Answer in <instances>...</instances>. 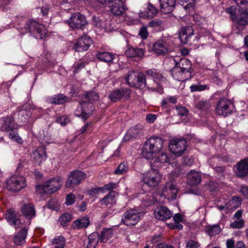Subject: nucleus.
Segmentation results:
<instances>
[{
    "instance_id": "nucleus-10",
    "label": "nucleus",
    "mask_w": 248,
    "mask_h": 248,
    "mask_svg": "<svg viewBox=\"0 0 248 248\" xmlns=\"http://www.w3.org/2000/svg\"><path fill=\"white\" fill-rule=\"evenodd\" d=\"M86 175L83 172L75 170L71 171L65 183L66 187L73 188L78 185L86 178Z\"/></svg>"
},
{
    "instance_id": "nucleus-16",
    "label": "nucleus",
    "mask_w": 248,
    "mask_h": 248,
    "mask_svg": "<svg viewBox=\"0 0 248 248\" xmlns=\"http://www.w3.org/2000/svg\"><path fill=\"white\" fill-rule=\"evenodd\" d=\"M62 185V178L57 177L46 181L42 186V189L45 193L51 194L57 191Z\"/></svg>"
},
{
    "instance_id": "nucleus-30",
    "label": "nucleus",
    "mask_w": 248,
    "mask_h": 248,
    "mask_svg": "<svg viewBox=\"0 0 248 248\" xmlns=\"http://www.w3.org/2000/svg\"><path fill=\"white\" fill-rule=\"evenodd\" d=\"M31 113L30 109L26 107H23L19 109L17 113L18 122H26L30 118Z\"/></svg>"
},
{
    "instance_id": "nucleus-45",
    "label": "nucleus",
    "mask_w": 248,
    "mask_h": 248,
    "mask_svg": "<svg viewBox=\"0 0 248 248\" xmlns=\"http://www.w3.org/2000/svg\"><path fill=\"white\" fill-rule=\"evenodd\" d=\"M66 97L63 94H58L52 97L50 101L52 104H62L66 101Z\"/></svg>"
},
{
    "instance_id": "nucleus-27",
    "label": "nucleus",
    "mask_w": 248,
    "mask_h": 248,
    "mask_svg": "<svg viewBox=\"0 0 248 248\" xmlns=\"http://www.w3.org/2000/svg\"><path fill=\"white\" fill-rule=\"evenodd\" d=\"M187 180L191 186L198 185L201 182V175L199 172L192 170L187 174Z\"/></svg>"
},
{
    "instance_id": "nucleus-43",
    "label": "nucleus",
    "mask_w": 248,
    "mask_h": 248,
    "mask_svg": "<svg viewBox=\"0 0 248 248\" xmlns=\"http://www.w3.org/2000/svg\"><path fill=\"white\" fill-rule=\"evenodd\" d=\"M52 242L53 248H64L65 246V239L62 236L55 238Z\"/></svg>"
},
{
    "instance_id": "nucleus-34",
    "label": "nucleus",
    "mask_w": 248,
    "mask_h": 248,
    "mask_svg": "<svg viewBox=\"0 0 248 248\" xmlns=\"http://www.w3.org/2000/svg\"><path fill=\"white\" fill-rule=\"evenodd\" d=\"M169 161L168 155L165 153H162L154 162H151V167L157 169L162 167L163 164L168 163Z\"/></svg>"
},
{
    "instance_id": "nucleus-6",
    "label": "nucleus",
    "mask_w": 248,
    "mask_h": 248,
    "mask_svg": "<svg viewBox=\"0 0 248 248\" xmlns=\"http://www.w3.org/2000/svg\"><path fill=\"white\" fill-rule=\"evenodd\" d=\"M26 186V180L21 175H13L6 179V187L9 191L18 192Z\"/></svg>"
},
{
    "instance_id": "nucleus-5",
    "label": "nucleus",
    "mask_w": 248,
    "mask_h": 248,
    "mask_svg": "<svg viewBox=\"0 0 248 248\" xmlns=\"http://www.w3.org/2000/svg\"><path fill=\"white\" fill-rule=\"evenodd\" d=\"M17 124L15 123L12 117L4 118L3 124L1 126V130L8 133L9 138L18 143H21L22 140L17 132Z\"/></svg>"
},
{
    "instance_id": "nucleus-62",
    "label": "nucleus",
    "mask_w": 248,
    "mask_h": 248,
    "mask_svg": "<svg viewBox=\"0 0 248 248\" xmlns=\"http://www.w3.org/2000/svg\"><path fill=\"white\" fill-rule=\"evenodd\" d=\"M215 171L218 173L217 177L219 178H221L222 176H223V173L225 170L224 167H216L214 169Z\"/></svg>"
},
{
    "instance_id": "nucleus-48",
    "label": "nucleus",
    "mask_w": 248,
    "mask_h": 248,
    "mask_svg": "<svg viewBox=\"0 0 248 248\" xmlns=\"http://www.w3.org/2000/svg\"><path fill=\"white\" fill-rule=\"evenodd\" d=\"M7 219L8 222L9 223H11L13 225H15V228H16L17 227L16 226V225L18 224L20 221L16 218L15 217V215L13 212H9L7 214Z\"/></svg>"
},
{
    "instance_id": "nucleus-19",
    "label": "nucleus",
    "mask_w": 248,
    "mask_h": 248,
    "mask_svg": "<svg viewBox=\"0 0 248 248\" xmlns=\"http://www.w3.org/2000/svg\"><path fill=\"white\" fill-rule=\"evenodd\" d=\"M92 40L90 37L85 35L78 38L77 42L75 44L74 48L77 51L87 50L92 44Z\"/></svg>"
},
{
    "instance_id": "nucleus-50",
    "label": "nucleus",
    "mask_w": 248,
    "mask_h": 248,
    "mask_svg": "<svg viewBox=\"0 0 248 248\" xmlns=\"http://www.w3.org/2000/svg\"><path fill=\"white\" fill-rule=\"evenodd\" d=\"M71 219V215L68 213H65L62 215L59 219V222L62 226H64L67 222Z\"/></svg>"
},
{
    "instance_id": "nucleus-54",
    "label": "nucleus",
    "mask_w": 248,
    "mask_h": 248,
    "mask_svg": "<svg viewBox=\"0 0 248 248\" xmlns=\"http://www.w3.org/2000/svg\"><path fill=\"white\" fill-rule=\"evenodd\" d=\"M85 66V63L83 62H78L74 64L73 68L74 69L73 72L74 73L78 72L80 70L84 68Z\"/></svg>"
},
{
    "instance_id": "nucleus-59",
    "label": "nucleus",
    "mask_w": 248,
    "mask_h": 248,
    "mask_svg": "<svg viewBox=\"0 0 248 248\" xmlns=\"http://www.w3.org/2000/svg\"><path fill=\"white\" fill-rule=\"evenodd\" d=\"M177 114L181 116H186L188 113V110L183 107H178L176 108Z\"/></svg>"
},
{
    "instance_id": "nucleus-2",
    "label": "nucleus",
    "mask_w": 248,
    "mask_h": 248,
    "mask_svg": "<svg viewBox=\"0 0 248 248\" xmlns=\"http://www.w3.org/2000/svg\"><path fill=\"white\" fill-rule=\"evenodd\" d=\"M99 95L94 91L85 92L83 94L82 100L75 111V115L85 121L95 109L93 104L98 100Z\"/></svg>"
},
{
    "instance_id": "nucleus-12",
    "label": "nucleus",
    "mask_w": 248,
    "mask_h": 248,
    "mask_svg": "<svg viewBox=\"0 0 248 248\" xmlns=\"http://www.w3.org/2000/svg\"><path fill=\"white\" fill-rule=\"evenodd\" d=\"M152 168V170L144 174L142 181L149 186L155 187L159 183L161 176L156 170L157 169Z\"/></svg>"
},
{
    "instance_id": "nucleus-4",
    "label": "nucleus",
    "mask_w": 248,
    "mask_h": 248,
    "mask_svg": "<svg viewBox=\"0 0 248 248\" xmlns=\"http://www.w3.org/2000/svg\"><path fill=\"white\" fill-rule=\"evenodd\" d=\"M24 30L25 31H22L23 34L29 32L37 39H42L47 34L46 29L43 25L32 20L26 23Z\"/></svg>"
},
{
    "instance_id": "nucleus-52",
    "label": "nucleus",
    "mask_w": 248,
    "mask_h": 248,
    "mask_svg": "<svg viewBox=\"0 0 248 248\" xmlns=\"http://www.w3.org/2000/svg\"><path fill=\"white\" fill-rule=\"evenodd\" d=\"M244 221L241 219L238 220H235L230 224V226L232 228L240 229L244 226Z\"/></svg>"
},
{
    "instance_id": "nucleus-35",
    "label": "nucleus",
    "mask_w": 248,
    "mask_h": 248,
    "mask_svg": "<svg viewBox=\"0 0 248 248\" xmlns=\"http://www.w3.org/2000/svg\"><path fill=\"white\" fill-rule=\"evenodd\" d=\"M96 56L101 61L108 64L112 63L114 58V55L112 53L106 51L99 52Z\"/></svg>"
},
{
    "instance_id": "nucleus-14",
    "label": "nucleus",
    "mask_w": 248,
    "mask_h": 248,
    "mask_svg": "<svg viewBox=\"0 0 248 248\" xmlns=\"http://www.w3.org/2000/svg\"><path fill=\"white\" fill-rule=\"evenodd\" d=\"M69 27L73 29H81L87 24L85 17L79 13L71 14L70 17L66 21Z\"/></svg>"
},
{
    "instance_id": "nucleus-63",
    "label": "nucleus",
    "mask_w": 248,
    "mask_h": 248,
    "mask_svg": "<svg viewBox=\"0 0 248 248\" xmlns=\"http://www.w3.org/2000/svg\"><path fill=\"white\" fill-rule=\"evenodd\" d=\"M161 24L162 22L161 21L158 20H153L149 23L148 26L150 27L154 28L159 27Z\"/></svg>"
},
{
    "instance_id": "nucleus-42",
    "label": "nucleus",
    "mask_w": 248,
    "mask_h": 248,
    "mask_svg": "<svg viewBox=\"0 0 248 248\" xmlns=\"http://www.w3.org/2000/svg\"><path fill=\"white\" fill-rule=\"evenodd\" d=\"M195 107L198 109L207 111L209 110L211 105L208 101L201 100L195 104Z\"/></svg>"
},
{
    "instance_id": "nucleus-8",
    "label": "nucleus",
    "mask_w": 248,
    "mask_h": 248,
    "mask_svg": "<svg viewBox=\"0 0 248 248\" xmlns=\"http://www.w3.org/2000/svg\"><path fill=\"white\" fill-rule=\"evenodd\" d=\"M103 4H108L110 12L114 15L120 16L125 11V7L122 0H97Z\"/></svg>"
},
{
    "instance_id": "nucleus-23",
    "label": "nucleus",
    "mask_w": 248,
    "mask_h": 248,
    "mask_svg": "<svg viewBox=\"0 0 248 248\" xmlns=\"http://www.w3.org/2000/svg\"><path fill=\"white\" fill-rule=\"evenodd\" d=\"M193 35V30L191 27H183L179 33V38L183 44H187Z\"/></svg>"
},
{
    "instance_id": "nucleus-15",
    "label": "nucleus",
    "mask_w": 248,
    "mask_h": 248,
    "mask_svg": "<svg viewBox=\"0 0 248 248\" xmlns=\"http://www.w3.org/2000/svg\"><path fill=\"white\" fill-rule=\"evenodd\" d=\"M177 193L176 182L172 179L166 183L162 191V195L169 200L176 199Z\"/></svg>"
},
{
    "instance_id": "nucleus-58",
    "label": "nucleus",
    "mask_w": 248,
    "mask_h": 248,
    "mask_svg": "<svg viewBox=\"0 0 248 248\" xmlns=\"http://www.w3.org/2000/svg\"><path fill=\"white\" fill-rule=\"evenodd\" d=\"M75 202V196L72 193H70L67 195L65 203L67 205H72Z\"/></svg>"
},
{
    "instance_id": "nucleus-46",
    "label": "nucleus",
    "mask_w": 248,
    "mask_h": 248,
    "mask_svg": "<svg viewBox=\"0 0 248 248\" xmlns=\"http://www.w3.org/2000/svg\"><path fill=\"white\" fill-rule=\"evenodd\" d=\"M220 231L221 229L217 225L209 226L206 229L207 233L210 236H214L218 234Z\"/></svg>"
},
{
    "instance_id": "nucleus-47",
    "label": "nucleus",
    "mask_w": 248,
    "mask_h": 248,
    "mask_svg": "<svg viewBox=\"0 0 248 248\" xmlns=\"http://www.w3.org/2000/svg\"><path fill=\"white\" fill-rule=\"evenodd\" d=\"M128 170L127 163L125 162L121 163L114 171V173L120 175L126 172Z\"/></svg>"
},
{
    "instance_id": "nucleus-37",
    "label": "nucleus",
    "mask_w": 248,
    "mask_h": 248,
    "mask_svg": "<svg viewBox=\"0 0 248 248\" xmlns=\"http://www.w3.org/2000/svg\"><path fill=\"white\" fill-rule=\"evenodd\" d=\"M90 224L89 219L85 217L81 218L75 220L72 224V227L74 229H80L87 227Z\"/></svg>"
},
{
    "instance_id": "nucleus-51",
    "label": "nucleus",
    "mask_w": 248,
    "mask_h": 248,
    "mask_svg": "<svg viewBox=\"0 0 248 248\" xmlns=\"http://www.w3.org/2000/svg\"><path fill=\"white\" fill-rule=\"evenodd\" d=\"M225 11L226 13L229 14L230 15V17L232 21H234L235 19V17H236V11L237 9L234 6H232L230 7H228L226 9Z\"/></svg>"
},
{
    "instance_id": "nucleus-41",
    "label": "nucleus",
    "mask_w": 248,
    "mask_h": 248,
    "mask_svg": "<svg viewBox=\"0 0 248 248\" xmlns=\"http://www.w3.org/2000/svg\"><path fill=\"white\" fill-rule=\"evenodd\" d=\"M38 140L40 142L44 145L50 143L51 140L49 134L47 130L44 129L39 132Z\"/></svg>"
},
{
    "instance_id": "nucleus-20",
    "label": "nucleus",
    "mask_w": 248,
    "mask_h": 248,
    "mask_svg": "<svg viewBox=\"0 0 248 248\" xmlns=\"http://www.w3.org/2000/svg\"><path fill=\"white\" fill-rule=\"evenodd\" d=\"M32 158L36 165H40L47 158L46 148L43 146L38 147L33 152Z\"/></svg>"
},
{
    "instance_id": "nucleus-1",
    "label": "nucleus",
    "mask_w": 248,
    "mask_h": 248,
    "mask_svg": "<svg viewBox=\"0 0 248 248\" xmlns=\"http://www.w3.org/2000/svg\"><path fill=\"white\" fill-rule=\"evenodd\" d=\"M145 75L135 71L128 72L125 80L127 84L132 87L159 94L163 93L162 81L165 79L161 71L152 68L146 70Z\"/></svg>"
},
{
    "instance_id": "nucleus-40",
    "label": "nucleus",
    "mask_w": 248,
    "mask_h": 248,
    "mask_svg": "<svg viewBox=\"0 0 248 248\" xmlns=\"http://www.w3.org/2000/svg\"><path fill=\"white\" fill-rule=\"evenodd\" d=\"M116 193L114 191H110L103 199L100 201L101 205H108L112 204L115 202Z\"/></svg>"
},
{
    "instance_id": "nucleus-31",
    "label": "nucleus",
    "mask_w": 248,
    "mask_h": 248,
    "mask_svg": "<svg viewBox=\"0 0 248 248\" xmlns=\"http://www.w3.org/2000/svg\"><path fill=\"white\" fill-rule=\"evenodd\" d=\"M31 113L30 109L26 107H23L19 109L17 113L18 122H26L30 118Z\"/></svg>"
},
{
    "instance_id": "nucleus-24",
    "label": "nucleus",
    "mask_w": 248,
    "mask_h": 248,
    "mask_svg": "<svg viewBox=\"0 0 248 248\" xmlns=\"http://www.w3.org/2000/svg\"><path fill=\"white\" fill-rule=\"evenodd\" d=\"M173 60L175 62V65L176 66L179 67V69H181V70L186 72L187 74L192 75V64L189 60L186 58H182L179 62H177L175 59Z\"/></svg>"
},
{
    "instance_id": "nucleus-32",
    "label": "nucleus",
    "mask_w": 248,
    "mask_h": 248,
    "mask_svg": "<svg viewBox=\"0 0 248 248\" xmlns=\"http://www.w3.org/2000/svg\"><path fill=\"white\" fill-rule=\"evenodd\" d=\"M27 235V229L25 227L21 228L20 231L15 235L14 242L17 246L22 245L25 242V239Z\"/></svg>"
},
{
    "instance_id": "nucleus-36",
    "label": "nucleus",
    "mask_w": 248,
    "mask_h": 248,
    "mask_svg": "<svg viewBox=\"0 0 248 248\" xmlns=\"http://www.w3.org/2000/svg\"><path fill=\"white\" fill-rule=\"evenodd\" d=\"M240 204V202L234 199L230 201L226 206L220 205L217 208L220 210H226V212H229L235 210Z\"/></svg>"
},
{
    "instance_id": "nucleus-13",
    "label": "nucleus",
    "mask_w": 248,
    "mask_h": 248,
    "mask_svg": "<svg viewBox=\"0 0 248 248\" xmlns=\"http://www.w3.org/2000/svg\"><path fill=\"white\" fill-rule=\"evenodd\" d=\"M187 143L184 139H173L170 141V151L176 156L181 155L186 150Z\"/></svg>"
},
{
    "instance_id": "nucleus-18",
    "label": "nucleus",
    "mask_w": 248,
    "mask_h": 248,
    "mask_svg": "<svg viewBox=\"0 0 248 248\" xmlns=\"http://www.w3.org/2000/svg\"><path fill=\"white\" fill-rule=\"evenodd\" d=\"M169 49V43L165 39L159 40L153 45V50L158 55H164L167 53Z\"/></svg>"
},
{
    "instance_id": "nucleus-44",
    "label": "nucleus",
    "mask_w": 248,
    "mask_h": 248,
    "mask_svg": "<svg viewBox=\"0 0 248 248\" xmlns=\"http://www.w3.org/2000/svg\"><path fill=\"white\" fill-rule=\"evenodd\" d=\"M191 92H202L209 89L207 85H202L200 83L191 85L190 87Z\"/></svg>"
},
{
    "instance_id": "nucleus-38",
    "label": "nucleus",
    "mask_w": 248,
    "mask_h": 248,
    "mask_svg": "<svg viewBox=\"0 0 248 248\" xmlns=\"http://www.w3.org/2000/svg\"><path fill=\"white\" fill-rule=\"evenodd\" d=\"M99 240V236L97 233H91L88 237L86 248H96Z\"/></svg>"
},
{
    "instance_id": "nucleus-21",
    "label": "nucleus",
    "mask_w": 248,
    "mask_h": 248,
    "mask_svg": "<svg viewBox=\"0 0 248 248\" xmlns=\"http://www.w3.org/2000/svg\"><path fill=\"white\" fill-rule=\"evenodd\" d=\"M235 175L240 178L244 177L248 174V158L240 161L235 167Z\"/></svg>"
},
{
    "instance_id": "nucleus-56",
    "label": "nucleus",
    "mask_w": 248,
    "mask_h": 248,
    "mask_svg": "<svg viewBox=\"0 0 248 248\" xmlns=\"http://www.w3.org/2000/svg\"><path fill=\"white\" fill-rule=\"evenodd\" d=\"M138 35L142 39H145L148 36V31L147 27L142 26L139 30Z\"/></svg>"
},
{
    "instance_id": "nucleus-33",
    "label": "nucleus",
    "mask_w": 248,
    "mask_h": 248,
    "mask_svg": "<svg viewBox=\"0 0 248 248\" xmlns=\"http://www.w3.org/2000/svg\"><path fill=\"white\" fill-rule=\"evenodd\" d=\"M125 54L129 58L141 57L144 55V50L142 48L130 47L125 50Z\"/></svg>"
},
{
    "instance_id": "nucleus-7",
    "label": "nucleus",
    "mask_w": 248,
    "mask_h": 248,
    "mask_svg": "<svg viewBox=\"0 0 248 248\" xmlns=\"http://www.w3.org/2000/svg\"><path fill=\"white\" fill-rule=\"evenodd\" d=\"M140 213L136 209L125 211L122 216L121 222L128 226L135 225L140 220Z\"/></svg>"
},
{
    "instance_id": "nucleus-39",
    "label": "nucleus",
    "mask_w": 248,
    "mask_h": 248,
    "mask_svg": "<svg viewBox=\"0 0 248 248\" xmlns=\"http://www.w3.org/2000/svg\"><path fill=\"white\" fill-rule=\"evenodd\" d=\"M113 234V230L111 228L104 229L99 237V240L102 243H106L112 237Z\"/></svg>"
},
{
    "instance_id": "nucleus-17",
    "label": "nucleus",
    "mask_w": 248,
    "mask_h": 248,
    "mask_svg": "<svg viewBox=\"0 0 248 248\" xmlns=\"http://www.w3.org/2000/svg\"><path fill=\"white\" fill-rule=\"evenodd\" d=\"M131 90L129 89L121 88L111 91L108 95V98L111 101L116 102L122 98L127 99L129 98Z\"/></svg>"
},
{
    "instance_id": "nucleus-25",
    "label": "nucleus",
    "mask_w": 248,
    "mask_h": 248,
    "mask_svg": "<svg viewBox=\"0 0 248 248\" xmlns=\"http://www.w3.org/2000/svg\"><path fill=\"white\" fill-rule=\"evenodd\" d=\"M171 74L173 78L178 81H183L192 78V75L187 74L175 65L172 70Z\"/></svg>"
},
{
    "instance_id": "nucleus-9",
    "label": "nucleus",
    "mask_w": 248,
    "mask_h": 248,
    "mask_svg": "<svg viewBox=\"0 0 248 248\" xmlns=\"http://www.w3.org/2000/svg\"><path fill=\"white\" fill-rule=\"evenodd\" d=\"M234 106L232 101L226 98H221L218 102L216 111L219 115L227 116L232 113Z\"/></svg>"
},
{
    "instance_id": "nucleus-3",
    "label": "nucleus",
    "mask_w": 248,
    "mask_h": 248,
    "mask_svg": "<svg viewBox=\"0 0 248 248\" xmlns=\"http://www.w3.org/2000/svg\"><path fill=\"white\" fill-rule=\"evenodd\" d=\"M164 145V140L160 137L154 136L150 137L145 141L142 148V155L149 159L159 152Z\"/></svg>"
},
{
    "instance_id": "nucleus-26",
    "label": "nucleus",
    "mask_w": 248,
    "mask_h": 248,
    "mask_svg": "<svg viewBox=\"0 0 248 248\" xmlns=\"http://www.w3.org/2000/svg\"><path fill=\"white\" fill-rule=\"evenodd\" d=\"M159 1L160 11L162 13L169 14L174 10L176 0H159Z\"/></svg>"
},
{
    "instance_id": "nucleus-57",
    "label": "nucleus",
    "mask_w": 248,
    "mask_h": 248,
    "mask_svg": "<svg viewBox=\"0 0 248 248\" xmlns=\"http://www.w3.org/2000/svg\"><path fill=\"white\" fill-rule=\"evenodd\" d=\"M70 122L68 118L66 116H63L57 118V122L62 126H64Z\"/></svg>"
},
{
    "instance_id": "nucleus-29",
    "label": "nucleus",
    "mask_w": 248,
    "mask_h": 248,
    "mask_svg": "<svg viewBox=\"0 0 248 248\" xmlns=\"http://www.w3.org/2000/svg\"><path fill=\"white\" fill-rule=\"evenodd\" d=\"M142 130L141 126L138 125L129 128L124 136V140L128 141L133 138H137L140 135Z\"/></svg>"
},
{
    "instance_id": "nucleus-60",
    "label": "nucleus",
    "mask_w": 248,
    "mask_h": 248,
    "mask_svg": "<svg viewBox=\"0 0 248 248\" xmlns=\"http://www.w3.org/2000/svg\"><path fill=\"white\" fill-rule=\"evenodd\" d=\"M103 190V187L92 188L88 190V193L92 196H94L99 193L100 191Z\"/></svg>"
},
{
    "instance_id": "nucleus-49",
    "label": "nucleus",
    "mask_w": 248,
    "mask_h": 248,
    "mask_svg": "<svg viewBox=\"0 0 248 248\" xmlns=\"http://www.w3.org/2000/svg\"><path fill=\"white\" fill-rule=\"evenodd\" d=\"M157 9L151 4H149L146 11V16L148 18H153L157 14Z\"/></svg>"
},
{
    "instance_id": "nucleus-55",
    "label": "nucleus",
    "mask_w": 248,
    "mask_h": 248,
    "mask_svg": "<svg viewBox=\"0 0 248 248\" xmlns=\"http://www.w3.org/2000/svg\"><path fill=\"white\" fill-rule=\"evenodd\" d=\"M200 246L198 241L190 240L186 242V248H199Z\"/></svg>"
},
{
    "instance_id": "nucleus-64",
    "label": "nucleus",
    "mask_w": 248,
    "mask_h": 248,
    "mask_svg": "<svg viewBox=\"0 0 248 248\" xmlns=\"http://www.w3.org/2000/svg\"><path fill=\"white\" fill-rule=\"evenodd\" d=\"M156 119V115L152 113L146 115V120L150 123H153Z\"/></svg>"
},
{
    "instance_id": "nucleus-11",
    "label": "nucleus",
    "mask_w": 248,
    "mask_h": 248,
    "mask_svg": "<svg viewBox=\"0 0 248 248\" xmlns=\"http://www.w3.org/2000/svg\"><path fill=\"white\" fill-rule=\"evenodd\" d=\"M232 22L235 24V27L237 30V33L243 30L244 27L248 25V12L245 7L240 6L239 14Z\"/></svg>"
},
{
    "instance_id": "nucleus-61",
    "label": "nucleus",
    "mask_w": 248,
    "mask_h": 248,
    "mask_svg": "<svg viewBox=\"0 0 248 248\" xmlns=\"http://www.w3.org/2000/svg\"><path fill=\"white\" fill-rule=\"evenodd\" d=\"M184 3H186V5H184V8L186 9L192 8L195 5L194 0H182ZM183 5L184 3L183 4Z\"/></svg>"
},
{
    "instance_id": "nucleus-22",
    "label": "nucleus",
    "mask_w": 248,
    "mask_h": 248,
    "mask_svg": "<svg viewBox=\"0 0 248 248\" xmlns=\"http://www.w3.org/2000/svg\"><path fill=\"white\" fill-rule=\"evenodd\" d=\"M156 219L161 220H166L170 219L172 216L171 212L168 208L159 206L156 208L154 211Z\"/></svg>"
},
{
    "instance_id": "nucleus-28",
    "label": "nucleus",
    "mask_w": 248,
    "mask_h": 248,
    "mask_svg": "<svg viewBox=\"0 0 248 248\" xmlns=\"http://www.w3.org/2000/svg\"><path fill=\"white\" fill-rule=\"evenodd\" d=\"M21 213L29 220L34 217L36 215L34 206L30 203H25L23 205L21 208Z\"/></svg>"
},
{
    "instance_id": "nucleus-53",
    "label": "nucleus",
    "mask_w": 248,
    "mask_h": 248,
    "mask_svg": "<svg viewBox=\"0 0 248 248\" xmlns=\"http://www.w3.org/2000/svg\"><path fill=\"white\" fill-rule=\"evenodd\" d=\"M177 102V98L175 96H168L166 98L162 99L161 104L162 106H165L168 104V103L172 104H176Z\"/></svg>"
}]
</instances>
